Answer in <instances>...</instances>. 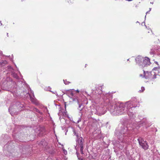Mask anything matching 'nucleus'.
Instances as JSON below:
<instances>
[{
  "label": "nucleus",
  "mask_w": 160,
  "mask_h": 160,
  "mask_svg": "<svg viewBox=\"0 0 160 160\" xmlns=\"http://www.w3.org/2000/svg\"><path fill=\"white\" fill-rule=\"evenodd\" d=\"M7 62L6 60H2L0 62V66H3L7 64Z\"/></svg>",
  "instance_id": "dca6fc26"
},
{
  "label": "nucleus",
  "mask_w": 160,
  "mask_h": 160,
  "mask_svg": "<svg viewBox=\"0 0 160 160\" xmlns=\"http://www.w3.org/2000/svg\"><path fill=\"white\" fill-rule=\"evenodd\" d=\"M16 106L17 108L20 111L24 109V105L23 104L21 103L20 102H17Z\"/></svg>",
  "instance_id": "4468645a"
},
{
  "label": "nucleus",
  "mask_w": 160,
  "mask_h": 160,
  "mask_svg": "<svg viewBox=\"0 0 160 160\" xmlns=\"http://www.w3.org/2000/svg\"><path fill=\"white\" fill-rule=\"evenodd\" d=\"M7 145H6V147H7Z\"/></svg>",
  "instance_id": "79ce46f5"
},
{
  "label": "nucleus",
  "mask_w": 160,
  "mask_h": 160,
  "mask_svg": "<svg viewBox=\"0 0 160 160\" xmlns=\"http://www.w3.org/2000/svg\"><path fill=\"white\" fill-rule=\"evenodd\" d=\"M155 63L157 64H158V62L157 61L155 62Z\"/></svg>",
  "instance_id": "393cba45"
},
{
  "label": "nucleus",
  "mask_w": 160,
  "mask_h": 160,
  "mask_svg": "<svg viewBox=\"0 0 160 160\" xmlns=\"http://www.w3.org/2000/svg\"><path fill=\"white\" fill-rule=\"evenodd\" d=\"M68 94H69V97L72 96L73 95V93L71 91H69Z\"/></svg>",
  "instance_id": "6ab92c4d"
},
{
  "label": "nucleus",
  "mask_w": 160,
  "mask_h": 160,
  "mask_svg": "<svg viewBox=\"0 0 160 160\" xmlns=\"http://www.w3.org/2000/svg\"><path fill=\"white\" fill-rule=\"evenodd\" d=\"M4 152L5 153H6V156H4L3 155H1V156H0V159L3 160L4 159H6L7 157H9L11 156V153L8 151L5 150L4 151Z\"/></svg>",
  "instance_id": "9b49d317"
},
{
  "label": "nucleus",
  "mask_w": 160,
  "mask_h": 160,
  "mask_svg": "<svg viewBox=\"0 0 160 160\" xmlns=\"http://www.w3.org/2000/svg\"><path fill=\"white\" fill-rule=\"evenodd\" d=\"M19 74H20V75H21V73H20V72H19Z\"/></svg>",
  "instance_id": "e433bc0d"
},
{
  "label": "nucleus",
  "mask_w": 160,
  "mask_h": 160,
  "mask_svg": "<svg viewBox=\"0 0 160 160\" xmlns=\"http://www.w3.org/2000/svg\"><path fill=\"white\" fill-rule=\"evenodd\" d=\"M2 54V52L1 51H0V54Z\"/></svg>",
  "instance_id": "c756f323"
},
{
  "label": "nucleus",
  "mask_w": 160,
  "mask_h": 160,
  "mask_svg": "<svg viewBox=\"0 0 160 160\" xmlns=\"http://www.w3.org/2000/svg\"><path fill=\"white\" fill-rule=\"evenodd\" d=\"M151 8H149V12L151 10Z\"/></svg>",
  "instance_id": "f704fd0d"
},
{
  "label": "nucleus",
  "mask_w": 160,
  "mask_h": 160,
  "mask_svg": "<svg viewBox=\"0 0 160 160\" xmlns=\"http://www.w3.org/2000/svg\"><path fill=\"white\" fill-rule=\"evenodd\" d=\"M47 160H59L58 159H56L55 160H53V159H52V158H48V159H47Z\"/></svg>",
  "instance_id": "b1692460"
},
{
  "label": "nucleus",
  "mask_w": 160,
  "mask_h": 160,
  "mask_svg": "<svg viewBox=\"0 0 160 160\" xmlns=\"http://www.w3.org/2000/svg\"><path fill=\"white\" fill-rule=\"evenodd\" d=\"M143 60V58L141 56H138L135 59L136 64L138 65L140 67L142 64V62Z\"/></svg>",
  "instance_id": "9d476101"
},
{
  "label": "nucleus",
  "mask_w": 160,
  "mask_h": 160,
  "mask_svg": "<svg viewBox=\"0 0 160 160\" xmlns=\"http://www.w3.org/2000/svg\"><path fill=\"white\" fill-rule=\"evenodd\" d=\"M149 53L152 57H153L154 54L156 53L157 55L160 57V46L157 45L151 46Z\"/></svg>",
  "instance_id": "20e7f679"
},
{
  "label": "nucleus",
  "mask_w": 160,
  "mask_h": 160,
  "mask_svg": "<svg viewBox=\"0 0 160 160\" xmlns=\"http://www.w3.org/2000/svg\"><path fill=\"white\" fill-rule=\"evenodd\" d=\"M151 4H153V2H151Z\"/></svg>",
  "instance_id": "c9c22d12"
},
{
  "label": "nucleus",
  "mask_w": 160,
  "mask_h": 160,
  "mask_svg": "<svg viewBox=\"0 0 160 160\" xmlns=\"http://www.w3.org/2000/svg\"><path fill=\"white\" fill-rule=\"evenodd\" d=\"M2 138H3V135H2Z\"/></svg>",
  "instance_id": "58836bf2"
},
{
  "label": "nucleus",
  "mask_w": 160,
  "mask_h": 160,
  "mask_svg": "<svg viewBox=\"0 0 160 160\" xmlns=\"http://www.w3.org/2000/svg\"><path fill=\"white\" fill-rule=\"evenodd\" d=\"M154 71H152L151 72H145L143 70L144 75L143 76L142 74H140V76L142 78H144L146 79L152 78V79H155L156 78V75L155 74Z\"/></svg>",
  "instance_id": "423d86ee"
},
{
  "label": "nucleus",
  "mask_w": 160,
  "mask_h": 160,
  "mask_svg": "<svg viewBox=\"0 0 160 160\" xmlns=\"http://www.w3.org/2000/svg\"><path fill=\"white\" fill-rule=\"evenodd\" d=\"M153 71H155V74L156 75L157 73H158V74L159 76H160V67H155L153 69Z\"/></svg>",
  "instance_id": "2eb2a0df"
},
{
  "label": "nucleus",
  "mask_w": 160,
  "mask_h": 160,
  "mask_svg": "<svg viewBox=\"0 0 160 160\" xmlns=\"http://www.w3.org/2000/svg\"><path fill=\"white\" fill-rule=\"evenodd\" d=\"M143 23H144V25H145V26H146V25H145V22H142V25L143 24Z\"/></svg>",
  "instance_id": "bb28decb"
},
{
  "label": "nucleus",
  "mask_w": 160,
  "mask_h": 160,
  "mask_svg": "<svg viewBox=\"0 0 160 160\" xmlns=\"http://www.w3.org/2000/svg\"><path fill=\"white\" fill-rule=\"evenodd\" d=\"M2 88L4 90L10 91L15 96H18L21 95V92L22 93V90H19V89H18V88H14V87L12 88L9 86V88H11L10 90H9L8 89L4 88V87L2 85Z\"/></svg>",
  "instance_id": "39448f33"
},
{
  "label": "nucleus",
  "mask_w": 160,
  "mask_h": 160,
  "mask_svg": "<svg viewBox=\"0 0 160 160\" xmlns=\"http://www.w3.org/2000/svg\"><path fill=\"white\" fill-rule=\"evenodd\" d=\"M96 128V123H93L91 125V127L90 128L92 130H95Z\"/></svg>",
  "instance_id": "f3484780"
},
{
  "label": "nucleus",
  "mask_w": 160,
  "mask_h": 160,
  "mask_svg": "<svg viewBox=\"0 0 160 160\" xmlns=\"http://www.w3.org/2000/svg\"><path fill=\"white\" fill-rule=\"evenodd\" d=\"M129 59L127 60L128 61H129Z\"/></svg>",
  "instance_id": "a19ab883"
},
{
  "label": "nucleus",
  "mask_w": 160,
  "mask_h": 160,
  "mask_svg": "<svg viewBox=\"0 0 160 160\" xmlns=\"http://www.w3.org/2000/svg\"><path fill=\"white\" fill-rule=\"evenodd\" d=\"M145 90L144 88V87H142L141 88V89L139 91V92H143Z\"/></svg>",
  "instance_id": "412c9836"
},
{
  "label": "nucleus",
  "mask_w": 160,
  "mask_h": 160,
  "mask_svg": "<svg viewBox=\"0 0 160 160\" xmlns=\"http://www.w3.org/2000/svg\"><path fill=\"white\" fill-rule=\"evenodd\" d=\"M62 149L63 151V153H64L65 154V155H66L67 154V150H65L63 147H62Z\"/></svg>",
  "instance_id": "aec40b11"
},
{
  "label": "nucleus",
  "mask_w": 160,
  "mask_h": 160,
  "mask_svg": "<svg viewBox=\"0 0 160 160\" xmlns=\"http://www.w3.org/2000/svg\"><path fill=\"white\" fill-rule=\"evenodd\" d=\"M9 84H10V83H12V82H8Z\"/></svg>",
  "instance_id": "2f4dec72"
},
{
  "label": "nucleus",
  "mask_w": 160,
  "mask_h": 160,
  "mask_svg": "<svg viewBox=\"0 0 160 160\" xmlns=\"http://www.w3.org/2000/svg\"><path fill=\"white\" fill-rule=\"evenodd\" d=\"M0 24L1 26L2 25V23L1 22V21L0 20Z\"/></svg>",
  "instance_id": "c85d7f7f"
},
{
  "label": "nucleus",
  "mask_w": 160,
  "mask_h": 160,
  "mask_svg": "<svg viewBox=\"0 0 160 160\" xmlns=\"http://www.w3.org/2000/svg\"><path fill=\"white\" fill-rule=\"evenodd\" d=\"M140 145L145 150H147L148 148V145L146 141H144L143 138H140L138 139Z\"/></svg>",
  "instance_id": "0eeeda50"
},
{
  "label": "nucleus",
  "mask_w": 160,
  "mask_h": 160,
  "mask_svg": "<svg viewBox=\"0 0 160 160\" xmlns=\"http://www.w3.org/2000/svg\"><path fill=\"white\" fill-rule=\"evenodd\" d=\"M33 110L34 111V112H38V113H40L41 115H42V113L41 112H40L39 110H38V109H37V108H34V109H33Z\"/></svg>",
  "instance_id": "a211bd4d"
},
{
  "label": "nucleus",
  "mask_w": 160,
  "mask_h": 160,
  "mask_svg": "<svg viewBox=\"0 0 160 160\" xmlns=\"http://www.w3.org/2000/svg\"><path fill=\"white\" fill-rule=\"evenodd\" d=\"M112 96L109 93H106L103 98V102L102 103L101 107L99 104L94 106L92 109V113L101 115L105 113L104 109L102 106H108V110L111 113L116 115H121L126 112L131 118H134L135 117V112H132V108L139 106V104L136 98L133 100H130L125 103L118 102L114 104L112 103L111 100Z\"/></svg>",
  "instance_id": "f257e3e1"
},
{
  "label": "nucleus",
  "mask_w": 160,
  "mask_h": 160,
  "mask_svg": "<svg viewBox=\"0 0 160 160\" xmlns=\"http://www.w3.org/2000/svg\"><path fill=\"white\" fill-rule=\"evenodd\" d=\"M143 23H144V25H145V26H146V25H145V22H142V25L143 24Z\"/></svg>",
  "instance_id": "cd10ccee"
},
{
  "label": "nucleus",
  "mask_w": 160,
  "mask_h": 160,
  "mask_svg": "<svg viewBox=\"0 0 160 160\" xmlns=\"http://www.w3.org/2000/svg\"><path fill=\"white\" fill-rule=\"evenodd\" d=\"M7 35H8V33H7Z\"/></svg>",
  "instance_id": "37998d69"
},
{
  "label": "nucleus",
  "mask_w": 160,
  "mask_h": 160,
  "mask_svg": "<svg viewBox=\"0 0 160 160\" xmlns=\"http://www.w3.org/2000/svg\"><path fill=\"white\" fill-rule=\"evenodd\" d=\"M8 68L10 70L12 71V74L13 77L14 78L18 79V77L17 74L15 73L13 71H12V70H13V69L11 67V66H8Z\"/></svg>",
  "instance_id": "ddd939ff"
},
{
  "label": "nucleus",
  "mask_w": 160,
  "mask_h": 160,
  "mask_svg": "<svg viewBox=\"0 0 160 160\" xmlns=\"http://www.w3.org/2000/svg\"><path fill=\"white\" fill-rule=\"evenodd\" d=\"M23 93H24V91H23Z\"/></svg>",
  "instance_id": "ea45409f"
},
{
  "label": "nucleus",
  "mask_w": 160,
  "mask_h": 160,
  "mask_svg": "<svg viewBox=\"0 0 160 160\" xmlns=\"http://www.w3.org/2000/svg\"><path fill=\"white\" fill-rule=\"evenodd\" d=\"M64 105H65V108L66 109V105L65 103V104Z\"/></svg>",
  "instance_id": "72a5a7b5"
},
{
  "label": "nucleus",
  "mask_w": 160,
  "mask_h": 160,
  "mask_svg": "<svg viewBox=\"0 0 160 160\" xmlns=\"http://www.w3.org/2000/svg\"><path fill=\"white\" fill-rule=\"evenodd\" d=\"M63 82L66 85L68 84L69 83H70L69 82L67 81L66 80H63Z\"/></svg>",
  "instance_id": "4be33fe9"
},
{
  "label": "nucleus",
  "mask_w": 160,
  "mask_h": 160,
  "mask_svg": "<svg viewBox=\"0 0 160 160\" xmlns=\"http://www.w3.org/2000/svg\"><path fill=\"white\" fill-rule=\"evenodd\" d=\"M149 12V11H148L147 12H146V14H147L148 13V12Z\"/></svg>",
  "instance_id": "473e14b6"
},
{
  "label": "nucleus",
  "mask_w": 160,
  "mask_h": 160,
  "mask_svg": "<svg viewBox=\"0 0 160 160\" xmlns=\"http://www.w3.org/2000/svg\"><path fill=\"white\" fill-rule=\"evenodd\" d=\"M48 88H49V89H48V91H50V92H52L53 93L56 94V95H57V92H52V91H51L50 90V89H51V88H50V87H48Z\"/></svg>",
  "instance_id": "5701e85b"
},
{
  "label": "nucleus",
  "mask_w": 160,
  "mask_h": 160,
  "mask_svg": "<svg viewBox=\"0 0 160 160\" xmlns=\"http://www.w3.org/2000/svg\"><path fill=\"white\" fill-rule=\"evenodd\" d=\"M76 91H77V92H79V91L78 90H76Z\"/></svg>",
  "instance_id": "7c9ffc66"
},
{
  "label": "nucleus",
  "mask_w": 160,
  "mask_h": 160,
  "mask_svg": "<svg viewBox=\"0 0 160 160\" xmlns=\"http://www.w3.org/2000/svg\"><path fill=\"white\" fill-rule=\"evenodd\" d=\"M140 119L142 120L139 121L137 120L136 122L128 124L127 127L124 126L121 128L119 132H116V134L119 141H118L119 143L121 142L126 144H129L131 140L130 135L132 133L134 128L138 129L141 126V123L146 120V119L142 118Z\"/></svg>",
  "instance_id": "f03ea898"
},
{
  "label": "nucleus",
  "mask_w": 160,
  "mask_h": 160,
  "mask_svg": "<svg viewBox=\"0 0 160 160\" xmlns=\"http://www.w3.org/2000/svg\"><path fill=\"white\" fill-rule=\"evenodd\" d=\"M30 93L29 92H26V95H25L26 97H29L30 98L31 101L34 103L36 104V100L34 98V95L33 92L31 90H30Z\"/></svg>",
  "instance_id": "1a4fd4ad"
},
{
  "label": "nucleus",
  "mask_w": 160,
  "mask_h": 160,
  "mask_svg": "<svg viewBox=\"0 0 160 160\" xmlns=\"http://www.w3.org/2000/svg\"><path fill=\"white\" fill-rule=\"evenodd\" d=\"M146 15L145 16V18H146Z\"/></svg>",
  "instance_id": "c03bdc74"
},
{
  "label": "nucleus",
  "mask_w": 160,
  "mask_h": 160,
  "mask_svg": "<svg viewBox=\"0 0 160 160\" xmlns=\"http://www.w3.org/2000/svg\"><path fill=\"white\" fill-rule=\"evenodd\" d=\"M11 107H10L9 108V112L10 111V110H11Z\"/></svg>",
  "instance_id": "a878e982"
},
{
  "label": "nucleus",
  "mask_w": 160,
  "mask_h": 160,
  "mask_svg": "<svg viewBox=\"0 0 160 160\" xmlns=\"http://www.w3.org/2000/svg\"><path fill=\"white\" fill-rule=\"evenodd\" d=\"M77 102L78 103V105L79 108H78V109L80 113H82V110L83 108V107L82 105V103H81L78 99H76Z\"/></svg>",
  "instance_id": "f8f14e48"
},
{
  "label": "nucleus",
  "mask_w": 160,
  "mask_h": 160,
  "mask_svg": "<svg viewBox=\"0 0 160 160\" xmlns=\"http://www.w3.org/2000/svg\"><path fill=\"white\" fill-rule=\"evenodd\" d=\"M5 143H2V144H3H3H5Z\"/></svg>",
  "instance_id": "4c0bfd02"
},
{
  "label": "nucleus",
  "mask_w": 160,
  "mask_h": 160,
  "mask_svg": "<svg viewBox=\"0 0 160 160\" xmlns=\"http://www.w3.org/2000/svg\"><path fill=\"white\" fill-rule=\"evenodd\" d=\"M150 63V59L148 57H146L144 59H143L140 68H143L147 67L149 65Z\"/></svg>",
  "instance_id": "6e6552de"
},
{
  "label": "nucleus",
  "mask_w": 160,
  "mask_h": 160,
  "mask_svg": "<svg viewBox=\"0 0 160 160\" xmlns=\"http://www.w3.org/2000/svg\"><path fill=\"white\" fill-rule=\"evenodd\" d=\"M73 132L74 135L77 137V145L75 147V149L77 150L76 154L78 158V159L79 160H83L82 158H80L79 157V153L78 152V150L79 148H80V152L82 154H83V142L82 140H83V138L80 137V134L79 133L78 131H77L74 129L73 130Z\"/></svg>",
  "instance_id": "7ed1b4c3"
}]
</instances>
